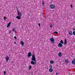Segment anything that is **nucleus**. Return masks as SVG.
I'll return each instance as SVG.
<instances>
[{"label": "nucleus", "mask_w": 75, "mask_h": 75, "mask_svg": "<svg viewBox=\"0 0 75 75\" xmlns=\"http://www.w3.org/2000/svg\"><path fill=\"white\" fill-rule=\"evenodd\" d=\"M4 20H5V21H6V18L4 17Z\"/></svg>", "instance_id": "obj_34"}, {"label": "nucleus", "mask_w": 75, "mask_h": 75, "mask_svg": "<svg viewBox=\"0 0 75 75\" xmlns=\"http://www.w3.org/2000/svg\"><path fill=\"white\" fill-rule=\"evenodd\" d=\"M73 31H75V29L74 28H73Z\"/></svg>", "instance_id": "obj_30"}, {"label": "nucleus", "mask_w": 75, "mask_h": 75, "mask_svg": "<svg viewBox=\"0 0 75 75\" xmlns=\"http://www.w3.org/2000/svg\"><path fill=\"white\" fill-rule=\"evenodd\" d=\"M54 61H53V60H52V61H50V63L51 64H54Z\"/></svg>", "instance_id": "obj_19"}, {"label": "nucleus", "mask_w": 75, "mask_h": 75, "mask_svg": "<svg viewBox=\"0 0 75 75\" xmlns=\"http://www.w3.org/2000/svg\"><path fill=\"white\" fill-rule=\"evenodd\" d=\"M50 41L52 43H54L55 42V40H54V38H50Z\"/></svg>", "instance_id": "obj_3"}, {"label": "nucleus", "mask_w": 75, "mask_h": 75, "mask_svg": "<svg viewBox=\"0 0 75 75\" xmlns=\"http://www.w3.org/2000/svg\"><path fill=\"white\" fill-rule=\"evenodd\" d=\"M14 31H15V29H13V32H14Z\"/></svg>", "instance_id": "obj_29"}, {"label": "nucleus", "mask_w": 75, "mask_h": 75, "mask_svg": "<svg viewBox=\"0 0 75 75\" xmlns=\"http://www.w3.org/2000/svg\"><path fill=\"white\" fill-rule=\"evenodd\" d=\"M38 25L40 27V23H39L38 24Z\"/></svg>", "instance_id": "obj_32"}, {"label": "nucleus", "mask_w": 75, "mask_h": 75, "mask_svg": "<svg viewBox=\"0 0 75 75\" xmlns=\"http://www.w3.org/2000/svg\"><path fill=\"white\" fill-rule=\"evenodd\" d=\"M73 35H75V31H74L73 32Z\"/></svg>", "instance_id": "obj_25"}, {"label": "nucleus", "mask_w": 75, "mask_h": 75, "mask_svg": "<svg viewBox=\"0 0 75 75\" xmlns=\"http://www.w3.org/2000/svg\"><path fill=\"white\" fill-rule=\"evenodd\" d=\"M54 26L52 25V26L50 25V28H52Z\"/></svg>", "instance_id": "obj_26"}, {"label": "nucleus", "mask_w": 75, "mask_h": 75, "mask_svg": "<svg viewBox=\"0 0 75 75\" xmlns=\"http://www.w3.org/2000/svg\"><path fill=\"white\" fill-rule=\"evenodd\" d=\"M49 67L50 68H52V66L51 65H50V66H49Z\"/></svg>", "instance_id": "obj_27"}, {"label": "nucleus", "mask_w": 75, "mask_h": 75, "mask_svg": "<svg viewBox=\"0 0 75 75\" xmlns=\"http://www.w3.org/2000/svg\"><path fill=\"white\" fill-rule=\"evenodd\" d=\"M56 75H58V73H56Z\"/></svg>", "instance_id": "obj_36"}, {"label": "nucleus", "mask_w": 75, "mask_h": 75, "mask_svg": "<svg viewBox=\"0 0 75 75\" xmlns=\"http://www.w3.org/2000/svg\"><path fill=\"white\" fill-rule=\"evenodd\" d=\"M69 34L70 35H72V32L71 31L69 32Z\"/></svg>", "instance_id": "obj_11"}, {"label": "nucleus", "mask_w": 75, "mask_h": 75, "mask_svg": "<svg viewBox=\"0 0 75 75\" xmlns=\"http://www.w3.org/2000/svg\"><path fill=\"white\" fill-rule=\"evenodd\" d=\"M17 14L18 15V16H20L21 17L22 16V13L18 11V9H17Z\"/></svg>", "instance_id": "obj_1"}, {"label": "nucleus", "mask_w": 75, "mask_h": 75, "mask_svg": "<svg viewBox=\"0 0 75 75\" xmlns=\"http://www.w3.org/2000/svg\"><path fill=\"white\" fill-rule=\"evenodd\" d=\"M20 44H21L22 46H23V45L24 44V43L23 42V41H22L21 42Z\"/></svg>", "instance_id": "obj_13"}, {"label": "nucleus", "mask_w": 75, "mask_h": 75, "mask_svg": "<svg viewBox=\"0 0 75 75\" xmlns=\"http://www.w3.org/2000/svg\"><path fill=\"white\" fill-rule=\"evenodd\" d=\"M60 43H61V44H64V42H63V41H62V40H61L60 41Z\"/></svg>", "instance_id": "obj_21"}, {"label": "nucleus", "mask_w": 75, "mask_h": 75, "mask_svg": "<svg viewBox=\"0 0 75 75\" xmlns=\"http://www.w3.org/2000/svg\"><path fill=\"white\" fill-rule=\"evenodd\" d=\"M31 56V53L30 52H29L28 54V57H30Z\"/></svg>", "instance_id": "obj_6"}, {"label": "nucleus", "mask_w": 75, "mask_h": 75, "mask_svg": "<svg viewBox=\"0 0 75 75\" xmlns=\"http://www.w3.org/2000/svg\"><path fill=\"white\" fill-rule=\"evenodd\" d=\"M16 18H17V19H18V20H20V19H21V16H17Z\"/></svg>", "instance_id": "obj_12"}, {"label": "nucleus", "mask_w": 75, "mask_h": 75, "mask_svg": "<svg viewBox=\"0 0 75 75\" xmlns=\"http://www.w3.org/2000/svg\"><path fill=\"white\" fill-rule=\"evenodd\" d=\"M54 34H58V32H54Z\"/></svg>", "instance_id": "obj_23"}, {"label": "nucleus", "mask_w": 75, "mask_h": 75, "mask_svg": "<svg viewBox=\"0 0 75 75\" xmlns=\"http://www.w3.org/2000/svg\"><path fill=\"white\" fill-rule=\"evenodd\" d=\"M71 8H72V7H73L72 6V5H71Z\"/></svg>", "instance_id": "obj_33"}, {"label": "nucleus", "mask_w": 75, "mask_h": 75, "mask_svg": "<svg viewBox=\"0 0 75 75\" xmlns=\"http://www.w3.org/2000/svg\"><path fill=\"white\" fill-rule=\"evenodd\" d=\"M11 24V23H9L8 24L7 26V28H8V27H9V26H10V25Z\"/></svg>", "instance_id": "obj_18"}, {"label": "nucleus", "mask_w": 75, "mask_h": 75, "mask_svg": "<svg viewBox=\"0 0 75 75\" xmlns=\"http://www.w3.org/2000/svg\"><path fill=\"white\" fill-rule=\"evenodd\" d=\"M32 58H35V54H33L32 56Z\"/></svg>", "instance_id": "obj_15"}, {"label": "nucleus", "mask_w": 75, "mask_h": 75, "mask_svg": "<svg viewBox=\"0 0 75 75\" xmlns=\"http://www.w3.org/2000/svg\"><path fill=\"white\" fill-rule=\"evenodd\" d=\"M65 62H66V63H67V64H68V63H69V61H68V59H66L65 60Z\"/></svg>", "instance_id": "obj_14"}, {"label": "nucleus", "mask_w": 75, "mask_h": 75, "mask_svg": "<svg viewBox=\"0 0 75 75\" xmlns=\"http://www.w3.org/2000/svg\"><path fill=\"white\" fill-rule=\"evenodd\" d=\"M31 60L32 61H36L35 58H32Z\"/></svg>", "instance_id": "obj_17"}, {"label": "nucleus", "mask_w": 75, "mask_h": 75, "mask_svg": "<svg viewBox=\"0 0 75 75\" xmlns=\"http://www.w3.org/2000/svg\"><path fill=\"white\" fill-rule=\"evenodd\" d=\"M10 33H11V31H9V34H10Z\"/></svg>", "instance_id": "obj_35"}, {"label": "nucleus", "mask_w": 75, "mask_h": 75, "mask_svg": "<svg viewBox=\"0 0 75 75\" xmlns=\"http://www.w3.org/2000/svg\"><path fill=\"white\" fill-rule=\"evenodd\" d=\"M50 7L51 9H54L55 8V6L54 4H51L50 6Z\"/></svg>", "instance_id": "obj_2"}, {"label": "nucleus", "mask_w": 75, "mask_h": 75, "mask_svg": "<svg viewBox=\"0 0 75 75\" xmlns=\"http://www.w3.org/2000/svg\"><path fill=\"white\" fill-rule=\"evenodd\" d=\"M49 71L50 72H52L53 71V69L52 68H50L49 69Z\"/></svg>", "instance_id": "obj_10"}, {"label": "nucleus", "mask_w": 75, "mask_h": 75, "mask_svg": "<svg viewBox=\"0 0 75 75\" xmlns=\"http://www.w3.org/2000/svg\"><path fill=\"white\" fill-rule=\"evenodd\" d=\"M36 64V62H34L32 61L31 62V64H32V65H34L35 64Z\"/></svg>", "instance_id": "obj_8"}, {"label": "nucleus", "mask_w": 75, "mask_h": 75, "mask_svg": "<svg viewBox=\"0 0 75 75\" xmlns=\"http://www.w3.org/2000/svg\"><path fill=\"white\" fill-rule=\"evenodd\" d=\"M6 61H8L9 60V57H8L7 55H6Z\"/></svg>", "instance_id": "obj_4"}, {"label": "nucleus", "mask_w": 75, "mask_h": 75, "mask_svg": "<svg viewBox=\"0 0 75 75\" xmlns=\"http://www.w3.org/2000/svg\"><path fill=\"white\" fill-rule=\"evenodd\" d=\"M58 47H62V44L61 43H59L58 45Z\"/></svg>", "instance_id": "obj_5"}, {"label": "nucleus", "mask_w": 75, "mask_h": 75, "mask_svg": "<svg viewBox=\"0 0 75 75\" xmlns=\"http://www.w3.org/2000/svg\"><path fill=\"white\" fill-rule=\"evenodd\" d=\"M45 3L43 1L42 2V5L43 6H44V4H45Z\"/></svg>", "instance_id": "obj_24"}, {"label": "nucleus", "mask_w": 75, "mask_h": 75, "mask_svg": "<svg viewBox=\"0 0 75 75\" xmlns=\"http://www.w3.org/2000/svg\"><path fill=\"white\" fill-rule=\"evenodd\" d=\"M14 38H15V39L16 40H17V38H16V36H15L14 37Z\"/></svg>", "instance_id": "obj_28"}, {"label": "nucleus", "mask_w": 75, "mask_h": 75, "mask_svg": "<svg viewBox=\"0 0 75 75\" xmlns=\"http://www.w3.org/2000/svg\"><path fill=\"white\" fill-rule=\"evenodd\" d=\"M71 62L73 65H75V59H74V60H72L71 61Z\"/></svg>", "instance_id": "obj_7"}, {"label": "nucleus", "mask_w": 75, "mask_h": 75, "mask_svg": "<svg viewBox=\"0 0 75 75\" xmlns=\"http://www.w3.org/2000/svg\"><path fill=\"white\" fill-rule=\"evenodd\" d=\"M67 43V39H65L64 40V45H66Z\"/></svg>", "instance_id": "obj_16"}, {"label": "nucleus", "mask_w": 75, "mask_h": 75, "mask_svg": "<svg viewBox=\"0 0 75 75\" xmlns=\"http://www.w3.org/2000/svg\"><path fill=\"white\" fill-rule=\"evenodd\" d=\"M58 55L59 57H61L62 56V54L61 53V52H59Z\"/></svg>", "instance_id": "obj_9"}, {"label": "nucleus", "mask_w": 75, "mask_h": 75, "mask_svg": "<svg viewBox=\"0 0 75 75\" xmlns=\"http://www.w3.org/2000/svg\"><path fill=\"white\" fill-rule=\"evenodd\" d=\"M31 66V65H30L29 66V69H28L29 70H30L32 68Z\"/></svg>", "instance_id": "obj_20"}, {"label": "nucleus", "mask_w": 75, "mask_h": 75, "mask_svg": "<svg viewBox=\"0 0 75 75\" xmlns=\"http://www.w3.org/2000/svg\"><path fill=\"white\" fill-rule=\"evenodd\" d=\"M14 44H16V41L14 42Z\"/></svg>", "instance_id": "obj_31"}, {"label": "nucleus", "mask_w": 75, "mask_h": 75, "mask_svg": "<svg viewBox=\"0 0 75 75\" xmlns=\"http://www.w3.org/2000/svg\"><path fill=\"white\" fill-rule=\"evenodd\" d=\"M4 75H6V71H4Z\"/></svg>", "instance_id": "obj_22"}]
</instances>
